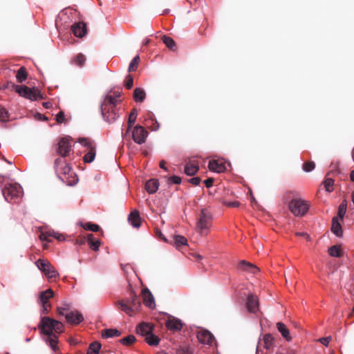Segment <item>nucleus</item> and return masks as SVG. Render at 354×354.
Wrapping results in <instances>:
<instances>
[{
  "label": "nucleus",
  "mask_w": 354,
  "mask_h": 354,
  "mask_svg": "<svg viewBox=\"0 0 354 354\" xmlns=\"http://www.w3.org/2000/svg\"><path fill=\"white\" fill-rule=\"evenodd\" d=\"M38 328L41 333L46 335L44 340L51 348L53 351H57L58 336L56 333H61L63 329V324L49 317H43L41 319Z\"/></svg>",
  "instance_id": "1"
},
{
  "label": "nucleus",
  "mask_w": 354,
  "mask_h": 354,
  "mask_svg": "<svg viewBox=\"0 0 354 354\" xmlns=\"http://www.w3.org/2000/svg\"><path fill=\"white\" fill-rule=\"evenodd\" d=\"M121 91H114L108 93L101 104V113L104 120L109 123L115 122L119 117L117 105L120 102L118 98Z\"/></svg>",
  "instance_id": "2"
},
{
  "label": "nucleus",
  "mask_w": 354,
  "mask_h": 354,
  "mask_svg": "<svg viewBox=\"0 0 354 354\" xmlns=\"http://www.w3.org/2000/svg\"><path fill=\"white\" fill-rule=\"evenodd\" d=\"M121 310L129 316H133L138 312L141 307V303L135 293H131L127 297L117 302Z\"/></svg>",
  "instance_id": "3"
},
{
  "label": "nucleus",
  "mask_w": 354,
  "mask_h": 354,
  "mask_svg": "<svg viewBox=\"0 0 354 354\" xmlns=\"http://www.w3.org/2000/svg\"><path fill=\"white\" fill-rule=\"evenodd\" d=\"M2 194L7 202L17 203L21 198L23 189L19 183H7L2 189Z\"/></svg>",
  "instance_id": "4"
},
{
  "label": "nucleus",
  "mask_w": 354,
  "mask_h": 354,
  "mask_svg": "<svg viewBox=\"0 0 354 354\" xmlns=\"http://www.w3.org/2000/svg\"><path fill=\"white\" fill-rule=\"evenodd\" d=\"M212 215L207 209H202L196 224V232L203 236H207L212 226Z\"/></svg>",
  "instance_id": "5"
},
{
  "label": "nucleus",
  "mask_w": 354,
  "mask_h": 354,
  "mask_svg": "<svg viewBox=\"0 0 354 354\" xmlns=\"http://www.w3.org/2000/svg\"><path fill=\"white\" fill-rule=\"evenodd\" d=\"M55 169L58 175H63L64 177H59L62 180H66V176L72 177L73 179L67 182L68 185H73L77 183L78 179L75 174L71 171V167L66 164L62 158H58L55 160Z\"/></svg>",
  "instance_id": "6"
},
{
  "label": "nucleus",
  "mask_w": 354,
  "mask_h": 354,
  "mask_svg": "<svg viewBox=\"0 0 354 354\" xmlns=\"http://www.w3.org/2000/svg\"><path fill=\"white\" fill-rule=\"evenodd\" d=\"M290 211L296 216H303L308 209V203L301 198H293L288 204Z\"/></svg>",
  "instance_id": "7"
},
{
  "label": "nucleus",
  "mask_w": 354,
  "mask_h": 354,
  "mask_svg": "<svg viewBox=\"0 0 354 354\" xmlns=\"http://www.w3.org/2000/svg\"><path fill=\"white\" fill-rule=\"evenodd\" d=\"M57 313L59 315H64L67 322L71 324H79L84 320L83 315L77 310H69L68 305L64 307H58Z\"/></svg>",
  "instance_id": "8"
},
{
  "label": "nucleus",
  "mask_w": 354,
  "mask_h": 354,
  "mask_svg": "<svg viewBox=\"0 0 354 354\" xmlns=\"http://www.w3.org/2000/svg\"><path fill=\"white\" fill-rule=\"evenodd\" d=\"M78 142L86 148L84 150L85 155L83 157L84 162L86 163L92 162L96 155L95 145L93 142L88 138H80L78 139Z\"/></svg>",
  "instance_id": "9"
},
{
  "label": "nucleus",
  "mask_w": 354,
  "mask_h": 354,
  "mask_svg": "<svg viewBox=\"0 0 354 354\" xmlns=\"http://www.w3.org/2000/svg\"><path fill=\"white\" fill-rule=\"evenodd\" d=\"M16 91L19 94L20 96L32 101H36L39 99L43 98L40 91L35 88H30L26 86H17Z\"/></svg>",
  "instance_id": "10"
},
{
  "label": "nucleus",
  "mask_w": 354,
  "mask_h": 354,
  "mask_svg": "<svg viewBox=\"0 0 354 354\" xmlns=\"http://www.w3.org/2000/svg\"><path fill=\"white\" fill-rule=\"evenodd\" d=\"M36 265L48 279L56 278L58 276L57 270L47 260L39 259L36 262Z\"/></svg>",
  "instance_id": "11"
},
{
  "label": "nucleus",
  "mask_w": 354,
  "mask_h": 354,
  "mask_svg": "<svg viewBox=\"0 0 354 354\" xmlns=\"http://www.w3.org/2000/svg\"><path fill=\"white\" fill-rule=\"evenodd\" d=\"M53 295L54 292L51 289H48L39 293L38 301L42 306L41 311L42 314H48L49 313L50 304L48 303V299L53 297Z\"/></svg>",
  "instance_id": "12"
},
{
  "label": "nucleus",
  "mask_w": 354,
  "mask_h": 354,
  "mask_svg": "<svg viewBox=\"0 0 354 354\" xmlns=\"http://www.w3.org/2000/svg\"><path fill=\"white\" fill-rule=\"evenodd\" d=\"M273 342L274 339L271 335H265L263 339L258 343L256 354H268V350L272 347Z\"/></svg>",
  "instance_id": "13"
},
{
  "label": "nucleus",
  "mask_w": 354,
  "mask_h": 354,
  "mask_svg": "<svg viewBox=\"0 0 354 354\" xmlns=\"http://www.w3.org/2000/svg\"><path fill=\"white\" fill-rule=\"evenodd\" d=\"M72 151L70 138L66 137L61 138L58 142V147L57 149V153L61 156V158L64 159V158L68 156Z\"/></svg>",
  "instance_id": "14"
},
{
  "label": "nucleus",
  "mask_w": 354,
  "mask_h": 354,
  "mask_svg": "<svg viewBox=\"0 0 354 354\" xmlns=\"http://www.w3.org/2000/svg\"><path fill=\"white\" fill-rule=\"evenodd\" d=\"M147 136L148 132L140 125L136 126L131 133L133 141L138 145L145 142Z\"/></svg>",
  "instance_id": "15"
},
{
  "label": "nucleus",
  "mask_w": 354,
  "mask_h": 354,
  "mask_svg": "<svg viewBox=\"0 0 354 354\" xmlns=\"http://www.w3.org/2000/svg\"><path fill=\"white\" fill-rule=\"evenodd\" d=\"M208 167L210 171L221 173L226 169V164L223 159H216L209 160Z\"/></svg>",
  "instance_id": "16"
},
{
  "label": "nucleus",
  "mask_w": 354,
  "mask_h": 354,
  "mask_svg": "<svg viewBox=\"0 0 354 354\" xmlns=\"http://www.w3.org/2000/svg\"><path fill=\"white\" fill-rule=\"evenodd\" d=\"M142 296L145 305L150 308L156 307L154 297L148 288H145L142 291Z\"/></svg>",
  "instance_id": "17"
},
{
  "label": "nucleus",
  "mask_w": 354,
  "mask_h": 354,
  "mask_svg": "<svg viewBox=\"0 0 354 354\" xmlns=\"http://www.w3.org/2000/svg\"><path fill=\"white\" fill-rule=\"evenodd\" d=\"M259 300L254 295H250L246 302V308L251 313H256L259 310Z\"/></svg>",
  "instance_id": "18"
},
{
  "label": "nucleus",
  "mask_w": 354,
  "mask_h": 354,
  "mask_svg": "<svg viewBox=\"0 0 354 354\" xmlns=\"http://www.w3.org/2000/svg\"><path fill=\"white\" fill-rule=\"evenodd\" d=\"M197 338L203 344H211L214 339L213 335L207 330H201L197 333Z\"/></svg>",
  "instance_id": "19"
},
{
  "label": "nucleus",
  "mask_w": 354,
  "mask_h": 354,
  "mask_svg": "<svg viewBox=\"0 0 354 354\" xmlns=\"http://www.w3.org/2000/svg\"><path fill=\"white\" fill-rule=\"evenodd\" d=\"M199 169V164L196 160H189L185 165V173L187 176L194 175Z\"/></svg>",
  "instance_id": "20"
},
{
  "label": "nucleus",
  "mask_w": 354,
  "mask_h": 354,
  "mask_svg": "<svg viewBox=\"0 0 354 354\" xmlns=\"http://www.w3.org/2000/svg\"><path fill=\"white\" fill-rule=\"evenodd\" d=\"M50 237H54L55 239L59 241H64L65 239L64 236L63 234L51 230L42 232L39 236L40 239L44 241H50Z\"/></svg>",
  "instance_id": "21"
},
{
  "label": "nucleus",
  "mask_w": 354,
  "mask_h": 354,
  "mask_svg": "<svg viewBox=\"0 0 354 354\" xmlns=\"http://www.w3.org/2000/svg\"><path fill=\"white\" fill-rule=\"evenodd\" d=\"M71 30L77 37H83L86 33V26L83 22L75 24L71 26Z\"/></svg>",
  "instance_id": "22"
},
{
  "label": "nucleus",
  "mask_w": 354,
  "mask_h": 354,
  "mask_svg": "<svg viewBox=\"0 0 354 354\" xmlns=\"http://www.w3.org/2000/svg\"><path fill=\"white\" fill-rule=\"evenodd\" d=\"M166 326L170 330H180L183 327V323L180 319L171 317L166 322Z\"/></svg>",
  "instance_id": "23"
},
{
  "label": "nucleus",
  "mask_w": 354,
  "mask_h": 354,
  "mask_svg": "<svg viewBox=\"0 0 354 354\" xmlns=\"http://www.w3.org/2000/svg\"><path fill=\"white\" fill-rule=\"evenodd\" d=\"M238 268L241 270L247 271L252 274H256L259 272V268L256 266L245 260H242L239 262Z\"/></svg>",
  "instance_id": "24"
},
{
  "label": "nucleus",
  "mask_w": 354,
  "mask_h": 354,
  "mask_svg": "<svg viewBox=\"0 0 354 354\" xmlns=\"http://www.w3.org/2000/svg\"><path fill=\"white\" fill-rule=\"evenodd\" d=\"M137 333L142 336H147L153 331V328L149 323H141L136 328Z\"/></svg>",
  "instance_id": "25"
},
{
  "label": "nucleus",
  "mask_w": 354,
  "mask_h": 354,
  "mask_svg": "<svg viewBox=\"0 0 354 354\" xmlns=\"http://www.w3.org/2000/svg\"><path fill=\"white\" fill-rule=\"evenodd\" d=\"M128 220L133 227H139L140 225V217L139 212L137 210L132 211L129 216Z\"/></svg>",
  "instance_id": "26"
},
{
  "label": "nucleus",
  "mask_w": 354,
  "mask_h": 354,
  "mask_svg": "<svg viewBox=\"0 0 354 354\" xmlns=\"http://www.w3.org/2000/svg\"><path fill=\"white\" fill-rule=\"evenodd\" d=\"M331 231L338 237H341L343 235L342 225L336 217H333L332 219Z\"/></svg>",
  "instance_id": "27"
},
{
  "label": "nucleus",
  "mask_w": 354,
  "mask_h": 354,
  "mask_svg": "<svg viewBox=\"0 0 354 354\" xmlns=\"http://www.w3.org/2000/svg\"><path fill=\"white\" fill-rule=\"evenodd\" d=\"M159 183L158 180L156 179H151L146 182L145 183V189L147 192L151 194L156 192V191L158 189Z\"/></svg>",
  "instance_id": "28"
},
{
  "label": "nucleus",
  "mask_w": 354,
  "mask_h": 354,
  "mask_svg": "<svg viewBox=\"0 0 354 354\" xmlns=\"http://www.w3.org/2000/svg\"><path fill=\"white\" fill-rule=\"evenodd\" d=\"M277 328L279 332L281 334L283 337H284L287 341L291 340V337L290 335V332L288 328L286 326V325L281 322H278L277 324Z\"/></svg>",
  "instance_id": "29"
},
{
  "label": "nucleus",
  "mask_w": 354,
  "mask_h": 354,
  "mask_svg": "<svg viewBox=\"0 0 354 354\" xmlns=\"http://www.w3.org/2000/svg\"><path fill=\"white\" fill-rule=\"evenodd\" d=\"M137 115H138L137 110L136 109H133V110L131 111V112L130 113L129 116L128 128H127V132L125 133V136H127L129 133L131 128L134 124V123L136 120Z\"/></svg>",
  "instance_id": "30"
},
{
  "label": "nucleus",
  "mask_w": 354,
  "mask_h": 354,
  "mask_svg": "<svg viewBox=\"0 0 354 354\" xmlns=\"http://www.w3.org/2000/svg\"><path fill=\"white\" fill-rule=\"evenodd\" d=\"M146 93L141 88H136L133 92V98L136 102H141L145 99Z\"/></svg>",
  "instance_id": "31"
},
{
  "label": "nucleus",
  "mask_w": 354,
  "mask_h": 354,
  "mask_svg": "<svg viewBox=\"0 0 354 354\" xmlns=\"http://www.w3.org/2000/svg\"><path fill=\"white\" fill-rule=\"evenodd\" d=\"M328 254L333 257H341L342 256V251L340 245H333L328 249Z\"/></svg>",
  "instance_id": "32"
},
{
  "label": "nucleus",
  "mask_w": 354,
  "mask_h": 354,
  "mask_svg": "<svg viewBox=\"0 0 354 354\" xmlns=\"http://www.w3.org/2000/svg\"><path fill=\"white\" fill-rule=\"evenodd\" d=\"M347 209V202L346 200H344L338 207L337 211V218L340 220H343L344 216L346 212Z\"/></svg>",
  "instance_id": "33"
},
{
  "label": "nucleus",
  "mask_w": 354,
  "mask_h": 354,
  "mask_svg": "<svg viewBox=\"0 0 354 354\" xmlns=\"http://www.w3.org/2000/svg\"><path fill=\"white\" fill-rule=\"evenodd\" d=\"M101 346V344L98 342H92L88 346L86 354H98Z\"/></svg>",
  "instance_id": "34"
},
{
  "label": "nucleus",
  "mask_w": 354,
  "mask_h": 354,
  "mask_svg": "<svg viewBox=\"0 0 354 354\" xmlns=\"http://www.w3.org/2000/svg\"><path fill=\"white\" fill-rule=\"evenodd\" d=\"M120 335V332L115 328L105 329L102 333L104 338H109L113 337H118Z\"/></svg>",
  "instance_id": "35"
},
{
  "label": "nucleus",
  "mask_w": 354,
  "mask_h": 354,
  "mask_svg": "<svg viewBox=\"0 0 354 354\" xmlns=\"http://www.w3.org/2000/svg\"><path fill=\"white\" fill-rule=\"evenodd\" d=\"M86 62V57L82 53L77 54L72 59V63L77 66L82 67Z\"/></svg>",
  "instance_id": "36"
},
{
  "label": "nucleus",
  "mask_w": 354,
  "mask_h": 354,
  "mask_svg": "<svg viewBox=\"0 0 354 354\" xmlns=\"http://www.w3.org/2000/svg\"><path fill=\"white\" fill-rule=\"evenodd\" d=\"M145 340L147 343L150 346H157L160 342V339L156 335L153 334L152 332L145 337Z\"/></svg>",
  "instance_id": "37"
},
{
  "label": "nucleus",
  "mask_w": 354,
  "mask_h": 354,
  "mask_svg": "<svg viewBox=\"0 0 354 354\" xmlns=\"http://www.w3.org/2000/svg\"><path fill=\"white\" fill-rule=\"evenodd\" d=\"M93 234H91L88 235V244H89L90 248L93 250L97 251V250H98V249L100 248V241L99 239L93 240Z\"/></svg>",
  "instance_id": "38"
},
{
  "label": "nucleus",
  "mask_w": 354,
  "mask_h": 354,
  "mask_svg": "<svg viewBox=\"0 0 354 354\" xmlns=\"http://www.w3.org/2000/svg\"><path fill=\"white\" fill-rule=\"evenodd\" d=\"M27 76H28V75H27L25 68H24V67L19 68V69L17 71V73L16 75V78H17V82L19 83L24 82L27 79Z\"/></svg>",
  "instance_id": "39"
},
{
  "label": "nucleus",
  "mask_w": 354,
  "mask_h": 354,
  "mask_svg": "<svg viewBox=\"0 0 354 354\" xmlns=\"http://www.w3.org/2000/svg\"><path fill=\"white\" fill-rule=\"evenodd\" d=\"M174 243L176 247L187 245V239L182 235H176L174 236Z\"/></svg>",
  "instance_id": "40"
},
{
  "label": "nucleus",
  "mask_w": 354,
  "mask_h": 354,
  "mask_svg": "<svg viewBox=\"0 0 354 354\" xmlns=\"http://www.w3.org/2000/svg\"><path fill=\"white\" fill-rule=\"evenodd\" d=\"M10 114L3 106H0V122H6L9 121Z\"/></svg>",
  "instance_id": "41"
},
{
  "label": "nucleus",
  "mask_w": 354,
  "mask_h": 354,
  "mask_svg": "<svg viewBox=\"0 0 354 354\" xmlns=\"http://www.w3.org/2000/svg\"><path fill=\"white\" fill-rule=\"evenodd\" d=\"M162 41L164 44L168 47L169 49L173 50L176 46L175 41L174 39L168 36L164 35L162 37Z\"/></svg>",
  "instance_id": "42"
},
{
  "label": "nucleus",
  "mask_w": 354,
  "mask_h": 354,
  "mask_svg": "<svg viewBox=\"0 0 354 354\" xmlns=\"http://www.w3.org/2000/svg\"><path fill=\"white\" fill-rule=\"evenodd\" d=\"M140 61V57L138 55L134 57L133 59L131 61L129 66V71H135L137 69L138 63Z\"/></svg>",
  "instance_id": "43"
},
{
  "label": "nucleus",
  "mask_w": 354,
  "mask_h": 354,
  "mask_svg": "<svg viewBox=\"0 0 354 354\" xmlns=\"http://www.w3.org/2000/svg\"><path fill=\"white\" fill-rule=\"evenodd\" d=\"M136 341V337L132 335H128L120 339V342L124 345H131Z\"/></svg>",
  "instance_id": "44"
},
{
  "label": "nucleus",
  "mask_w": 354,
  "mask_h": 354,
  "mask_svg": "<svg viewBox=\"0 0 354 354\" xmlns=\"http://www.w3.org/2000/svg\"><path fill=\"white\" fill-rule=\"evenodd\" d=\"M334 185V180L332 178H326L324 181V186L326 188V190L328 192H331L333 191V187Z\"/></svg>",
  "instance_id": "45"
},
{
  "label": "nucleus",
  "mask_w": 354,
  "mask_h": 354,
  "mask_svg": "<svg viewBox=\"0 0 354 354\" xmlns=\"http://www.w3.org/2000/svg\"><path fill=\"white\" fill-rule=\"evenodd\" d=\"M83 227L86 230H90L92 232H97L100 229V227L96 224H93L91 223H86Z\"/></svg>",
  "instance_id": "46"
},
{
  "label": "nucleus",
  "mask_w": 354,
  "mask_h": 354,
  "mask_svg": "<svg viewBox=\"0 0 354 354\" xmlns=\"http://www.w3.org/2000/svg\"><path fill=\"white\" fill-rule=\"evenodd\" d=\"M315 168V163L313 162H306L303 165V169L306 172H310Z\"/></svg>",
  "instance_id": "47"
},
{
  "label": "nucleus",
  "mask_w": 354,
  "mask_h": 354,
  "mask_svg": "<svg viewBox=\"0 0 354 354\" xmlns=\"http://www.w3.org/2000/svg\"><path fill=\"white\" fill-rule=\"evenodd\" d=\"M133 84V78L132 75H128L126 78L125 86L127 88L130 89L132 88Z\"/></svg>",
  "instance_id": "48"
},
{
  "label": "nucleus",
  "mask_w": 354,
  "mask_h": 354,
  "mask_svg": "<svg viewBox=\"0 0 354 354\" xmlns=\"http://www.w3.org/2000/svg\"><path fill=\"white\" fill-rule=\"evenodd\" d=\"M177 354H192V352L189 348L181 347L177 351Z\"/></svg>",
  "instance_id": "49"
},
{
  "label": "nucleus",
  "mask_w": 354,
  "mask_h": 354,
  "mask_svg": "<svg viewBox=\"0 0 354 354\" xmlns=\"http://www.w3.org/2000/svg\"><path fill=\"white\" fill-rule=\"evenodd\" d=\"M169 181L171 183L178 185L181 183V178L177 176H173L169 178Z\"/></svg>",
  "instance_id": "50"
},
{
  "label": "nucleus",
  "mask_w": 354,
  "mask_h": 354,
  "mask_svg": "<svg viewBox=\"0 0 354 354\" xmlns=\"http://www.w3.org/2000/svg\"><path fill=\"white\" fill-rule=\"evenodd\" d=\"M56 121L58 123H62L64 121V114L62 111L58 113L56 115Z\"/></svg>",
  "instance_id": "51"
},
{
  "label": "nucleus",
  "mask_w": 354,
  "mask_h": 354,
  "mask_svg": "<svg viewBox=\"0 0 354 354\" xmlns=\"http://www.w3.org/2000/svg\"><path fill=\"white\" fill-rule=\"evenodd\" d=\"M331 339V337H322L319 341L324 346H327Z\"/></svg>",
  "instance_id": "52"
},
{
  "label": "nucleus",
  "mask_w": 354,
  "mask_h": 354,
  "mask_svg": "<svg viewBox=\"0 0 354 354\" xmlns=\"http://www.w3.org/2000/svg\"><path fill=\"white\" fill-rule=\"evenodd\" d=\"M189 181L192 185H199V183L201 182V178L199 177H194V178H192L191 179H189Z\"/></svg>",
  "instance_id": "53"
},
{
  "label": "nucleus",
  "mask_w": 354,
  "mask_h": 354,
  "mask_svg": "<svg viewBox=\"0 0 354 354\" xmlns=\"http://www.w3.org/2000/svg\"><path fill=\"white\" fill-rule=\"evenodd\" d=\"M213 182L214 180L212 178H207L204 181L207 187H210L212 185Z\"/></svg>",
  "instance_id": "54"
},
{
  "label": "nucleus",
  "mask_w": 354,
  "mask_h": 354,
  "mask_svg": "<svg viewBox=\"0 0 354 354\" xmlns=\"http://www.w3.org/2000/svg\"><path fill=\"white\" fill-rule=\"evenodd\" d=\"M297 235L301 236H304V237H305L308 241L310 240V236L308 234L305 233V232H299V233H297Z\"/></svg>",
  "instance_id": "55"
},
{
  "label": "nucleus",
  "mask_w": 354,
  "mask_h": 354,
  "mask_svg": "<svg viewBox=\"0 0 354 354\" xmlns=\"http://www.w3.org/2000/svg\"><path fill=\"white\" fill-rule=\"evenodd\" d=\"M228 205L230 207H236L239 205V203L237 201H234V202H232V203H229Z\"/></svg>",
  "instance_id": "56"
},
{
  "label": "nucleus",
  "mask_w": 354,
  "mask_h": 354,
  "mask_svg": "<svg viewBox=\"0 0 354 354\" xmlns=\"http://www.w3.org/2000/svg\"><path fill=\"white\" fill-rule=\"evenodd\" d=\"M165 161L164 160H162L160 162V168L165 169V171L167 170V167L165 166Z\"/></svg>",
  "instance_id": "57"
},
{
  "label": "nucleus",
  "mask_w": 354,
  "mask_h": 354,
  "mask_svg": "<svg viewBox=\"0 0 354 354\" xmlns=\"http://www.w3.org/2000/svg\"><path fill=\"white\" fill-rule=\"evenodd\" d=\"M39 118L41 120H47V118L44 115H41V114H39Z\"/></svg>",
  "instance_id": "58"
},
{
  "label": "nucleus",
  "mask_w": 354,
  "mask_h": 354,
  "mask_svg": "<svg viewBox=\"0 0 354 354\" xmlns=\"http://www.w3.org/2000/svg\"><path fill=\"white\" fill-rule=\"evenodd\" d=\"M351 179L352 181L354 182V171H352L351 172Z\"/></svg>",
  "instance_id": "59"
},
{
  "label": "nucleus",
  "mask_w": 354,
  "mask_h": 354,
  "mask_svg": "<svg viewBox=\"0 0 354 354\" xmlns=\"http://www.w3.org/2000/svg\"><path fill=\"white\" fill-rule=\"evenodd\" d=\"M50 103L49 102H44L43 104V106L45 107V108H49L50 106Z\"/></svg>",
  "instance_id": "60"
},
{
  "label": "nucleus",
  "mask_w": 354,
  "mask_h": 354,
  "mask_svg": "<svg viewBox=\"0 0 354 354\" xmlns=\"http://www.w3.org/2000/svg\"><path fill=\"white\" fill-rule=\"evenodd\" d=\"M3 178H4L3 176L0 175V187H1L3 185V180H1V178L3 179Z\"/></svg>",
  "instance_id": "61"
},
{
  "label": "nucleus",
  "mask_w": 354,
  "mask_h": 354,
  "mask_svg": "<svg viewBox=\"0 0 354 354\" xmlns=\"http://www.w3.org/2000/svg\"><path fill=\"white\" fill-rule=\"evenodd\" d=\"M196 257L197 259H198V260H201L202 259V256L200 255V254H197Z\"/></svg>",
  "instance_id": "62"
},
{
  "label": "nucleus",
  "mask_w": 354,
  "mask_h": 354,
  "mask_svg": "<svg viewBox=\"0 0 354 354\" xmlns=\"http://www.w3.org/2000/svg\"><path fill=\"white\" fill-rule=\"evenodd\" d=\"M30 339H31L30 338L27 337V338L25 339V341H26V342H29L30 341Z\"/></svg>",
  "instance_id": "63"
},
{
  "label": "nucleus",
  "mask_w": 354,
  "mask_h": 354,
  "mask_svg": "<svg viewBox=\"0 0 354 354\" xmlns=\"http://www.w3.org/2000/svg\"><path fill=\"white\" fill-rule=\"evenodd\" d=\"M148 43V41H145V44H147Z\"/></svg>",
  "instance_id": "64"
}]
</instances>
